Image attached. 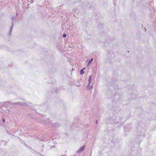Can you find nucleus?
Segmentation results:
<instances>
[{"label":"nucleus","instance_id":"20e7f679","mask_svg":"<svg viewBox=\"0 0 156 156\" xmlns=\"http://www.w3.org/2000/svg\"><path fill=\"white\" fill-rule=\"evenodd\" d=\"M93 58H91L89 61L88 64H90L93 61Z\"/></svg>","mask_w":156,"mask_h":156},{"label":"nucleus","instance_id":"7ed1b4c3","mask_svg":"<svg viewBox=\"0 0 156 156\" xmlns=\"http://www.w3.org/2000/svg\"><path fill=\"white\" fill-rule=\"evenodd\" d=\"M85 68L83 69H81L80 71V73L81 74H83L84 73V71H83V69H84Z\"/></svg>","mask_w":156,"mask_h":156},{"label":"nucleus","instance_id":"423d86ee","mask_svg":"<svg viewBox=\"0 0 156 156\" xmlns=\"http://www.w3.org/2000/svg\"><path fill=\"white\" fill-rule=\"evenodd\" d=\"M2 122H5V120L4 119H2Z\"/></svg>","mask_w":156,"mask_h":156},{"label":"nucleus","instance_id":"f03ea898","mask_svg":"<svg viewBox=\"0 0 156 156\" xmlns=\"http://www.w3.org/2000/svg\"><path fill=\"white\" fill-rule=\"evenodd\" d=\"M85 147V146H84L83 147H82L81 148H80L79 150V151L80 152H81V151H83V150L84 149Z\"/></svg>","mask_w":156,"mask_h":156},{"label":"nucleus","instance_id":"f257e3e1","mask_svg":"<svg viewBox=\"0 0 156 156\" xmlns=\"http://www.w3.org/2000/svg\"><path fill=\"white\" fill-rule=\"evenodd\" d=\"M92 77L91 76H90L88 80V82H89V85H90Z\"/></svg>","mask_w":156,"mask_h":156},{"label":"nucleus","instance_id":"39448f33","mask_svg":"<svg viewBox=\"0 0 156 156\" xmlns=\"http://www.w3.org/2000/svg\"><path fill=\"white\" fill-rule=\"evenodd\" d=\"M66 36V34H63L62 35V37H65Z\"/></svg>","mask_w":156,"mask_h":156}]
</instances>
